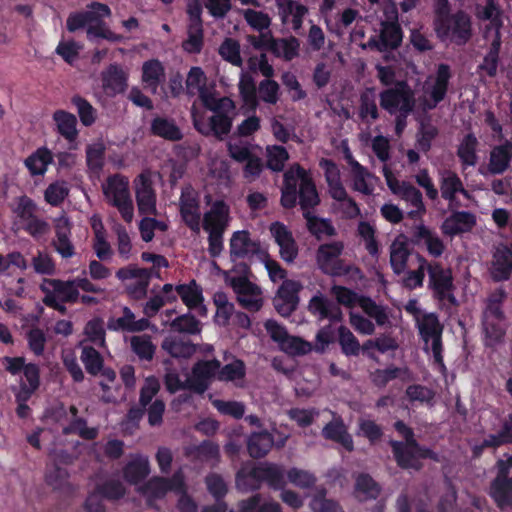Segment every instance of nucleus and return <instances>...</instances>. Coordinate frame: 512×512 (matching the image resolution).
Here are the masks:
<instances>
[{
    "label": "nucleus",
    "instance_id": "nucleus-1",
    "mask_svg": "<svg viewBox=\"0 0 512 512\" xmlns=\"http://www.w3.org/2000/svg\"><path fill=\"white\" fill-rule=\"evenodd\" d=\"M321 199L311 173L299 163L292 164L283 174L280 204L293 209L299 204L303 213H313Z\"/></svg>",
    "mask_w": 512,
    "mask_h": 512
},
{
    "label": "nucleus",
    "instance_id": "nucleus-2",
    "mask_svg": "<svg viewBox=\"0 0 512 512\" xmlns=\"http://www.w3.org/2000/svg\"><path fill=\"white\" fill-rule=\"evenodd\" d=\"M204 104L210 111L214 112V115L209 118L207 125L195 120L194 127L202 135L212 134L217 139L222 140L224 136L230 133L232 128L233 120L227 112L235 108L234 102L228 97L211 98V100L205 98Z\"/></svg>",
    "mask_w": 512,
    "mask_h": 512
},
{
    "label": "nucleus",
    "instance_id": "nucleus-3",
    "mask_svg": "<svg viewBox=\"0 0 512 512\" xmlns=\"http://www.w3.org/2000/svg\"><path fill=\"white\" fill-rule=\"evenodd\" d=\"M435 32L441 41L449 40L457 46H464L472 37L471 17L458 10L443 19H435Z\"/></svg>",
    "mask_w": 512,
    "mask_h": 512
},
{
    "label": "nucleus",
    "instance_id": "nucleus-4",
    "mask_svg": "<svg viewBox=\"0 0 512 512\" xmlns=\"http://www.w3.org/2000/svg\"><path fill=\"white\" fill-rule=\"evenodd\" d=\"M389 444L397 465L402 469L418 471L422 468L420 459L438 460V455L432 449L419 444L415 439V435L407 438L405 443L391 440Z\"/></svg>",
    "mask_w": 512,
    "mask_h": 512
},
{
    "label": "nucleus",
    "instance_id": "nucleus-5",
    "mask_svg": "<svg viewBox=\"0 0 512 512\" xmlns=\"http://www.w3.org/2000/svg\"><path fill=\"white\" fill-rule=\"evenodd\" d=\"M40 290L45 294L43 303L62 314L66 313V307L62 303H76L79 300V291L72 280L44 279Z\"/></svg>",
    "mask_w": 512,
    "mask_h": 512
},
{
    "label": "nucleus",
    "instance_id": "nucleus-6",
    "mask_svg": "<svg viewBox=\"0 0 512 512\" xmlns=\"http://www.w3.org/2000/svg\"><path fill=\"white\" fill-rule=\"evenodd\" d=\"M37 212L38 206L32 198L27 195H22L17 198L13 213L20 223V228L34 239L42 238L50 230L49 223L39 217Z\"/></svg>",
    "mask_w": 512,
    "mask_h": 512
},
{
    "label": "nucleus",
    "instance_id": "nucleus-7",
    "mask_svg": "<svg viewBox=\"0 0 512 512\" xmlns=\"http://www.w3.org/2000/svg\"><path fill=\"white\" fill-rule=\"evenodd\" d=\"M344 251L342 241H332L320 244L315 253L318 268L326 275L340 277L348 275L352 266L345 264L340 258Z\"/></svg>",
    "mask_w": 512,
    "mask_h": 512
},
{
    "label": "nucleus",
    "instance_id": "nucleus-8",
    "mask_svg": "<svg viewBox=\"0 0 512 512\" xmlns=\"http://www.w3.org/2000/svg\"><path fill=\"white\" fill-rule=\"evenodd\" d=\"M379 98L380 106L391 115L401 111L412 113L415 107L414 91L404 80L397 81L394 87L383 90Z\"/></svg>",
    "mask_w": 512,
    "mask_h": 512
},
{
    "label": "nucleus",
    "instance_id": "nucleus-9",
    "mask_svg": "<svg viewBox=\"0 0 512 512\" xmlns=\"http://www.w3.org/2000/svg\"><path fill=\"white\" fill-rule=\"evenodd\" d=\"M229 248L232 261L244 259L252 261L254 258L264 260L268 256L267 251L262 248L260 241L252 239L248 230L233 232Z\"/></svg>",
    "mask_w": 512,
    "mask_h": 512
},
{
    "label": "nucleus",
    "instance_id": "nucleus-10",
    "mask_svg": "<svg viewBox=\"0 0 512 512\" xmlns=\"http://www.w3.org/2000/svg\"><path fill=\"white\" fill-rule=\"evenodd\" d=\"M303 285L296 280H284L279 286L273 306L282 317H289L298 308L300 297L299 293Z\"/></svg>",
    "mask_w": 512,
    "mask_h": 512
},
{
    "label": "nucleus",
    "instance_id": "nucleus-11",
    "mask_svg": "<svg viewBox=\"0 0 512 512\" xmlns=\"http://www.w3.org/2000/svg\"><path fill=\"white\" fill-rule=\"evenodd\" d=\"M221 363L217 359L199 360L192 367V376L187 378L188 390L203 394L209 387V381L220 369Z\"/></svg>",
    "mask_w": 512,
    "mask_h": 512
},
{
    "label": "nucleus",
    "instance_id": "nucleus-12",
    "mask_svg": "<svg viewBox=\"0 0 512 512\" xmlns=\"http://www.w3.org/2000/svg\"><path fill=\"white\" fill-rule=\"evenodd\" d=\"M88 10L71 13L66 21V27L69 32H75L84 28L86 25L98 21L100 18H106L111 15L108 5L100 2H92Z\"/></svg>",
    "mask_w": 512,
    "mask_h": 512
},
{
    "label": "nucleus",
    "instance_id": "nucleus-13",
    "mask_svg": "<svg viewBox=\"0 0 512 512\" xmlns=\"http://www.w3.org/2000/svg\"><path fill=\"white\" fill-rule=\"evenodd\" d=\"M270 232L279 246L280 257L286 263H293L298 256V245L288 227L279 221L270 225Z\"/></svg>",
    "mask_w": 512,
    "mask_h": 512
},
{
    "label": "nucleus",
    "instance_id": "nucleus-14",
    "mask_svg": "<svg viewBox=\"0 0 512 512\" xmlns=\"http://www.w3.org/2000/svg\"><path fill=\"white\" fill-rule=\"evenodd\" d=\"M230 208L223 200H216L203 216L202 227L207 233H225L230 221Z\"/></svg>",
    "mask_w": 512,
    "mask_h": 512
},
{
    "label": "nucleus",
    "instance_id": "nucleus-15",
    "mask_svg": "<svg viewBox=\"0 0 512 512\" xmlns=\"http://www.w3.org/2000/svg\"><path fill=\"white\" fill-rule=\"evenodd\" d=\"M135 196L141 214L156 213V193L149 175L141 173L135 179Z\"/></svg>",
    "mask_w": 512,
    "mask_h": 512
},
{
    "label": "nucleus",
    "instance_id": "nucleus-16",
    "mask_svg": "<svg viewBox=\"0 0 512 512\" xmlns=\"http://www.w3.org/2000/svg\"><path fill=\"white\" fill-rule=\"evenodd\" d=\"M476 216L470 211H453L442 223L444 235L454 237L470 232L476 225Z\"/></svg>",
    "mask_w": 512,
    "mask_h": 512
},
{
    "label": "nucleus",
    "instance_id": "nucleus-17",
    "mask_svg": "<svg viewBox=\"0 0 512 512\" xmlns=\"http://www.w3.org/2000/svg\"><path fill=\"white\" fill-rule=\"evenodd\" d=\"M285 442L286 438L276 442L273 434L264 429L259 432H252L249 435L247 451L252 458L260 459L265 457L274 445L281 448L285 445Z\"/></svg>",
    "mask_w": 512,
    "mask_h": 512
},
{
    "label": "nucleus",
    "instance_id": "nucleus-18",
    "mask_svg": "<svg viewBox=\"0 0 512 512\" xmlns=\"http://www.w3.org/2000/svg\"><path fill=\"white\" fill-rule=\"evenodd\" d=\"M505 319V314L492 316L489 313H482L485 347L494 348L504 341L506 335Z\"/></svg>",
    "mask_w": 512,
    "mask_h": 512
},
{
    "label": "nucleus",
    "instance_id": "nucleus-19",
    "mask_svg": "<svg viewBox=\"0 0 512 512\" xmlns=\"http://www.w3.org/2000/svg\"><path fill=\"white\" fill-rule=\"evenodd\" d=\"M490 276L494 282H504L511 278L512 258L506 244H500L493 252Z\"/></svg>",
    "mask_w": 512,
    "mask_h": 512
},
{
    "label": "nucleus",
    "instance_id": "nucleus-20",
    "mask_svg": "<svg viewBox=\"0 0 512 512\" xmlns=\"http://www.w3.org/2000/svg\"><path fill=\"white\" fill-rule=\"evenodd\" d=\"M175 291L190 310L197 309L198 314L202 317L207 315V308L203 304V289L194 279L187 284L177 285Z\"/></svg>",
    "mask_w": 512,
    "mask_h": 512
},
{
    "label": "nucleus",
    "instance_id": "nucleus-21",
    "mask_svg": "<svg viewBox=\"0 0 512 512\" xmlns=\"http://www.w3.org/2000/svg\"><path fill=\"white\" fill-rule=\"evenodd\" d=\"M427 272L429 275V288L433 292V297L455 289L450 269H445L440 263L433 262L427 265Z\"/></svg>",
    "mask_w": 512,
    "mask_h": 512
},
{
    "label": "nucleus",
    "instance_id": "nucleus-22",
    "mask_svg": "<svg viewBox=\"0 0 512 512\" xmlns=\"http://www.w3.org/2000/svg\"><path fill=\"white\" fill-rule=\"evenodd\" d=\"M150 321L147 318L136 320L133 311L125 306L122 309V316L118 318H110L107 322V328L111 331L123 332H142L149 328Z\"/></svg>",
    "mask_w": 512,
    "mask_h": 512
},
{
    "label": "nucleus",
    "instance_id": "nucleus-23",
    "mask_svg": "<svg viewBox=\"0 0 512 512\" xmlns=\"http://www.w3.org/2000/svg\"><path fill=\"white\" fill-rule=\"evenodd\" d=\"M149 132L152 136L162 138L170 142H178L183 139V133L173 118L156 115L150 122Z\"/></svg>",
    "mask_w": 512,
    "mask_h": 512
},
{
    "label": "nucleus",
    "instance_id": "nucleus-24",
    "mask_svg": "<svg viewBox=\"0 0 512 512\" xmlns=\"http://www.w3.org/2000/svg\"><path fill=\"white\" fill-rule=\"evenodd\" d=\"M102 85L108 95L123 93L128 86V75L119 64H110L101 74Z\"/></svg>",
    "mask_w": 512,
    "mask_h": 512
},
{
    "label": "nucleus",
    "instance_id": "nucleus-25",
    "mask_svg": "<svg viewBox=\"0 0 512 512\" xmlns=\"http://www.w3.org/2000/svg\"><path fill=\"white\" fill-rule=\"evenodd\" d=\"M322 435L325 439L340 444L348 452L354 450L353 438L341 417L328 422L322 429Z\"/></svg>",
    "mask_w": 512,
    "mask_h": 512
},
{
    "label": "nucleus",
    "instance_id": "nucleus-26",
    "mask_svg": "<svg viewBox=\"0 0 512 512\" xmlns=\"http://www.w3.org/2000/svg\"><path fill=\"white\" fill-rule=\"evenodd\" d=\"M308 310L313 315H318L320 319H329L332 322H340L343 319V313L340 307L321 293L314 295L310 299Z\"/></svg>",
    "mask_w": 512,
    "mask_h": 512
},
{
    "label": "nucleus",
    "instance_id": "nucleus-27",
    "mask_svg": "<svg viewBox=\"0 0 512 512\" xmlns=\"http://www.w3.org/2000/svg\"><path fill=\"white\" fill-rule=\"evenodd\" d=\"M379 37L381 39V45L383 49L388 51L396 50L401 46L403 39V31L398 23L397 12H394L392 20L381 21V29Z\"/></svg>",
    "mask_w": 512,
    "mask_h": 512
},
{
    "label": "nucleus",
    "instance_id": "nucleus-28",
    "mask_svg": "<svg viewBox=\"0 0 512 512\" xmlns=\"http://www.w3.org/2000/svg\"><path fill=\"white\" fill-rule=\"evenodd\" d=\"M451 77L452 72L450 66L445 63H440L437 66L435 81L429 93L433 102L432 104H428L429 109L435 108L445 99Z\"/></svg>",
    "mask_w": 512,
    "mask_h": 512
},
{
    "label": "nucleus",
    "instance_id": "nucleus-29",
    "mask_svg": "<svg viewBox=\"0 0 512 512\" xmlns=\"http://www.w3.org/2000/svg\"><path fill=\"white\" fill-rule=\"evenodd\" d=\"M512 161V143H505L495 146L490 152L488 171L493 175L503 174Z\"/></svg>",
    "mask_w": 512,
    "mask_h": 512
},
{
    "label": "nucleus",
    "instance_id": "nucleus-30",
    "mask_svg": "<svg viewBox=\"0 0 512 512\" xmlns=\"http://www.w3.org/2000/svg\"><path fill=\"white\" fill-rule=\"evenodd\" d=\"M124 480L130 485L142 482L150 473L148 458L138 455L130 460L122 470Z\"/></svg>",
    "mask_w": 512,
    "mask_h": 512
},
{
    "label": "nucleus",
    "instance_id": "nucleus-31",
    "mask_svg": "<svg viewBox=\"0 0 512 512\" xmlns=\"http://www.w3.org/2000/svg\"><path fill=\"white\" fill-rule=\"evenodd\" d=\"M416 326L425 344L424 350L428 352L430 339L442 335L444 327L435 313H425L421 319H417Z\"/></svg>",
    "mask_w": 512,
    "mask_h": 512
},
{
    "label": "nucleus",
    "instance_id": "nucleus-32",
    "mask_svg": "<svg viewBox=\"0 0 512 512\" xmlns=\"http://www.w3.org/2000/svg\"><path fill=\"white\" fill-rule=\"evenodd\" d=\"M489 495L498 508L512 507V474L510 479L495 477L490 484Z\"/></svg>",
    "mask_w": 512,
    "mask_h": 512
},
{
    "label": "nucleus",
    "instance_id": "nucleus-33",
    "mask_svg": "<svg viewBox=\"0 0 512 512\" xmlns=\"http://www.w3.org/2000/svg\"><path fill=\"white\" fill-rule=\"evenodd\" d=\"M235 482L237 488L241 491L258 490L262 484L261 465L242 466L236 473Z\"/></svg>",
    "mask_w": 512,
    "mask_h": 512
},
{
    "label": "nucleus",
    "instance_id": "nucleus-34",
    "mask_svg": "<svg viewBox=\"0 0 512 512\" xmlns=\"http://www.w3.org/2000/svg\"><path fill=\"white\" fill-rule=\"evenodd\" d=\"M303 218L306 221L308 232L317 240H322L324 236L334 237L337 235V230L329 218H322L314 213H303Z\"/></svg>",
    "mask_w": 512,
    "mask_h": 512
},
{
    "label": "nucleus",
    "instance_id": "nucleus-35",
    "mask_svg": "<svg viewBox=\"0 0 512 512\" xmlns=\"http://www.w3.org/2000/svg\"><path fill=\"white\" fill-rule=\"evenodd\" d=\"M53 153L46 147H40L29 155L24 163L32 176H43L53 162Z\"/></svg>",
    "mask_w": 512,
    "mask_h": 512
},
{
    "label": "nucleus",
    "instance_id": "nucleus-36",
    "mask_svg": "<svg viewBox=\"0 0 512 512\" xmlns=\"http://www.w3.org/2000/svg\"><path fill=\"white\" fill-rule=\"evenodd\" d=\"M103 193L111 205L130 197L128 180L120 174L109 176L103 187Z\"/></svg>",
    "mask_w": 512,
    "mask_h": 512
},
{
    "label": "nucleus",
    "instance_id": "nucleus-37",
    "mask_svg": "<svg viewBox=\"0 0 512 512\" xmlns=\"http://www.w3.org/2000/svg\"><path fill=\"white\" fill-rule=\"evenodd\" d=\"M142 82L153 92L165 79L164 65L158 59H150L142 65Z\"/></svg>",
    "mask_w": 512,
    "mask_h": 512
},
{
    "label": "nucleus",
    "instance_id": "nucleus-38",
    "mask_svg": "<svg viewBox=\"0 0 512 512\" xmlns=\"http://www.w3.org/2000/svg\"><path fill=\"white\" fill-rule=\"evenodd\" d=\"M409 256L410 250L406 240L397 237L390 246V265L396 275L405 271Z\"/></svg>",
    "mask_w": 512,
    "mask_h": 512
},
{
    "label": "nucleus",
    "instance_id": "nucleus-39",
    "mask_svg": "<svg viewBox=\"0 0 512 512\" xmlns=\"http://www.w3.org/2000/svg\"><path fill=\"white\" fill-rule=\"evenodd\" d=\"M53 120L57 125L58 133L66 140L73 142L77 139V118L74 114L65 110H56L53 113Z\"/></svg>",
    "mask_w": 512,
    "mask_h": 512
},
{
    "label": "nucleus",
    "instance_id": "nucleus-40",
    "mask_svg": "<svg viewBox=\"0 0 512 512\" xmlns=\"http://www.w3.org/2000/svg\"><path fill=\"white\" fill-rule=\"evenodd\" d=\"M381 492L380 485L367 473H360L355 481V497L359 501L375 500Z\"/></svg>",
    "mask_w": 512,
    "mask_h": 512
},
{
    "label": "nucleus",
    "instance_id": "nucleus-41",
    "mask_svg": "<svg viewBox=\"0 0 512 512\" xmlns=\"http://www.w3.org/2000/svg\"><path fill=\"white\" fill-rule=\"evenodd\" d=\"M161 348L173 358H190L196 352V345L179 337H166Z\"/></svg>",
    "mask_w": 512,
    "mask_h": 512
},
{
    "label": "nucleus",
    "instance_id": "nucleus-42",
    "mask_svg": "<svg viewBox=\"0 0 512 512\" xmlns=\"http://www.w3.org/2000/svg\"><path fill=\"white\" fill-rule=\"evenodd\" d=\"M441 197L448 202L454 200L457 193L468 196L460 177L453 171H447L440 180Z\"/></svg>",
    "mask_w": 512,
    "mask_h": 512
},
{
    "label": "nucleus",
    "instance_id": "nucleus-43",
    "mask_svg": "<svg viewBox=\"0 0 512 512\" xmlns=\"http://www.w3.org/2000/svg\"><path fill=\"white\" fill-rule=\"evenodd\" d=\"M55 233L56 238L53 241V246L56 252L59 253L62 258L65 259L74 256L75 247L70 240L71 227L69 225L68 220H65L64 225H57Z\"/></svg>",
    "mask_w": 512,
    "mask_h": 512
},
{
    "label": "nucleus",
    "instance_id": "nucleus-44",
    "mask_svg": "<svg viewBox=\"0 0 512 512\" xmlns=\"http://www.w3.org/2000/svg\"><path fill=\"white\" fill-rule=\"evenodd\" d=\"M188 37L183 41V49L191 54H198L204 46L203 21H189L187 29Z\"/></svg>",
    "mask_w": 512,
    "mask_h": 512
},
{
    "label": "nucleus",
    "instance_id": "nucleus-45",
    "mask_svg": "<svg viewBox=\"0 0 512 512\" xmlns=\"http://www.w3.org/2000/svg\"><path fill=\"white\" fill-rule=\"evenodd\" d=\"M477 146L478 140L473 133H468L463 137L457 149V156L463 166L477 164Z\"/></svg>",
    "mask_w": 512,
    "mask_h": 512
},
{
    "label": "nucleus",
    "instance_id": "nucleus-46",
    "mask_svg": "<svg viewBox=\"0 0 512 512\" xmlns=\"http://www.w3.org/2000/svg\"><path fill=\"white\" fill-rule=\"evenodd\" d=\"M166 483L165 477L154 476L139 488V492L146 496L149 506H152L153 501L164 498L169 492Z\"/></svg>",
    "mask_w": 512,
    "mask_h": 512
},
{
    "label": "nucleus",
    "instance_id": "nucleus-47",
    "mask_svg": "<svg viewBox=\"0 0 512 512\" xmlns=\"http://www.w3.org/2000/svg\"><path fill=\"white\" fill-rule=\"evenodd\" d=\"M399 196L416 209L408 213L410 218H414L417 214H424L426 212L421 191L409 182H401Z\"/></svg>",
    "mask_w": 512,
    "mask_h": 512
},
{
    "label": "nucleus",
    "instance_id": "nucleus-48",
    "mask_svg": "<svg viewBox=\"0 0 512 512\" xmlns=\"http://www.w3.org/2000/svg\"><path fill=\"white\" fill-rule=\"evenodd\" d=\"M501 43L500 33L497 31L487 54L484 56L483 62L479 65V69L491 78L497 74Z\"/></svg>",
    "mask_w": 512,
    "mask_h": 512
},
{
    "label": "nucleus",
    "instance_id": "nucleus-49",
    "mask_svg": "<svg viewBox=\"0 0 512 512\" xmlns=\"http://www.w3.org/2000/svg\"><path fill=\"white\" fill-rule=\"evenodd\" d=\"M275 41V50L271 52L275 57L292 61L299 56L300 41L295 36L276 38Z\"/></svg>",
    "mask_w": 512,
    "mask_h": 512
},
{
    "label": "nucleus",
    "instance_id": "nucleus-50",
    "mask_svg": "<svg viewBox=\"0 0 512 512\" xmlns=\"http://www.w3.org/2000/svg\"><path fill=\"white\" fill-rule=\"evenodd\" d=\"M170 328L174 332L198 335L201 333V322L191 313L180 315L173 319L170 323Z\"/></svg>",
    "mask_w": 512,
    "mask_h": 512
},
{
    "label": "nucleus",
    "instance_id": "nucleus-51",
    "mask_svg": "<svg viewBox=\"0 0 512 512\" xmlns=\"http://www.w3.org/2000/svg\"><path fill=\"white\" fill-rule=\"evenodd\" d=\"M226 282L237 294V299L245 296H260V288L246 276H226Z\"/></svg>",
    "mask_w": 512,
    "mask_h": 512
},
{
    "label": "nucleus",
    "instance_id": "nucleus-52",
    "mask_svg": "<svg viewBox=\"0 0 512 512\" xmlns=\"http://www.w3.org/2000/svg\"><path fill=\"white\" fill-rule=\"evenodd\" d=\"M130 345L140 360L151 361L154 358L156 346L153 344L151 336L147 334L133 336Z\"/></svg>",
    "mask_w": 512,
    "mask_h": 512
},
{
    "label": "nucleus",
    "instance_id": "nucleus-53",
    "mask_svg": "<svg viewBox=\"0 0 512 512\" xmlns=\"http://www.w3.org/2000/svg\"><path fill=\"white\" fill-rule=\"evenodd\" d=\"M80 359L86 371L92 376H97L103 368L104 359L100 352L92 346L82 348Z\"/></svg>",
    "mask_w": 512,
    "mask_h": 512
},
{
    "label": "nucleus",
    "instance_id": "nucleus-54",
    "mask_svg": "<svg viewBox=\"0 0 512 512\" xmlns=\"http://www.w3.org/2000/svg\"><path fill=\"white\" fill-rule=\"evenodd\" d=\"M70 192L68 183L64 180L55 181L48 185L44 191L45 201L53 207L60 206Z\"/></svg>",
    "mask_w": 512,
    "mask_h": 512
},
{
    "label": "nucleus",
    "instance_id": "nucleus-55",
    "mask_svg": "<svg viewBox=\"0 0 512 512\" xmlns=\"http://www.w3.org/2000/svg\"><path fill=\"white\" fill-rule=\"evenodd\" d=\"M62 432L64 435L77 434L84 440H94L97 438L99 430L97 427H88L86 419L76 417L62 429Z\"/></svg>",
    "mask_w": 512,
    "mask_h": 512
},
{
    "label": "nucleus",
    "instance_id": "nucleus-56",
    "mask_svg": "<svg viewBox=\"0 0 512 512\" xmlns=\"http://www.w3.org/2000/svg\"><path fill=\"white\" fill-rule=\"evenodd\" d=\"M338 343L341 351L346 356H358L361 351V345L354 334L344 325L338 328Z\"/></svg>",
    "mask_w": 512,
    "mask_h": 512
},
{
    "label": "nucleus",
    "instance_id": "nucleus-57",
    "mask_svg": "<svg viewBox=\"0 0 512 512\" xmlns=\"http://www.w3.org/2000/svg\"><path fill=\"white\" fill-rule=\"evenodd\" d=\"M97 493L108 501H118L126 494V488L119 480L109 479L95 486Z\"/></svg>",
    "mask_w": 512,
    "mask_h": 512
},
{
    "label": "nucleus",
    "instance_id": "nucleus-58",
    "mask_svg": "<svg viewBox=\"0 0 512 512\" xmlns=\"http://www.w3.org/2000/svg\"><path fill=\"white\" fill-rule=\"evenodd\" d=\"M266 166L273 172H281L285 167V163L289 159V153L284 146L273 145L268 146L267 149Z\"/></svg>",
    "mask_w": 512,
    "mask_h": 512
},
{
    "label": "nucleus",
    "instance_id": "nucleus-59",
    "mask_svg": "<svg viewBox=\"0 0 512 512\" xmlns=\"http://www.w3.org/2000/svg\"><path fill=\"white\" fill-rule=\"evenodd\" d=\"M261 481L266 482L274 490L282 489L285 485L284 472L276 464H261Z\"/></svg>",
    "mask_w": 512,
    "mask_h": 512
},
{
    "label": "nucleus",
    "instance_id": "nucleus-60",
    "mask_svg": "<svg viewBox=\"0 0 512 512\" xmlns=\"http://www.w3.org/2000/svg\"><path fill=\"white\" fill-rule=\"evenodd\" d=\"M358 114L362 121H366L368 117H370L373 121L379 118V111L375 96L371 89H367L361 93Z\"/></svg>",
    "mask_w": 512,
    "mask_h": 512
},
{
    "label": "nucleus",
    "instance_id": "nucleus-61",
    "mask_svg": "<svg viewBox=\"0 0 512 512\" xmlns=\"http://www.w3.org/2000/svg\"><path fill=\"white\" fill-rule=\"evenodd\" d=\"M219 55L234 66H242L243 60L240 55V44L233 38H225L219 47Z\"/></svg>",
    "mask_w": 512,
    "mask_h": 512
},
{
    "label": "nucleus",
    "instance_id": "nucleus-62",
    "mask_svg": "<svg viewBox=\"0 0 512 512\" xmlns=\"http://www.w3.org/2000/svg\"><path fill=\"white\" fill-rule=\"evenodd\" d=\"M71 103L77 108L78 116L84 126L89 127L95 123L96 110L85 98L75 95L71 98Z\"/></svg>",
    "mask_w": 512,
    "mask_h": 512
},
{
    "label": "nucleus",
    "instance_id": "nucleus-63",
    "mask_svg": "<svg viewBox=\"0 0 512 512\" xmlns=\"http://www.w3.org/2000/svg\"><path fill=\"white\" fill-rule=\"evenodd\" d=\"M69 473L57 464L48 466L45 473L46 483L55 490H61L68 484Z\"/></svg>",
    "mask_w": 512,
    "mask_h": 512
},
{
    "label": "nucleus",
    "instance_id": "nucleus-64",
    "mask_svg": "<svg viewBox=\"0 0 512 512\" xmlns=\"http://www.w3.org/2000/svg\"><path fill=\"white\" fill-rule=\"evenodd\" d=\"M326 490L319 491L310 502V508L313 512H343L338 502L325 497Z\"/></svg>",
    "mask_w": 512,
    "mask_h": 512
}]
</instances>
